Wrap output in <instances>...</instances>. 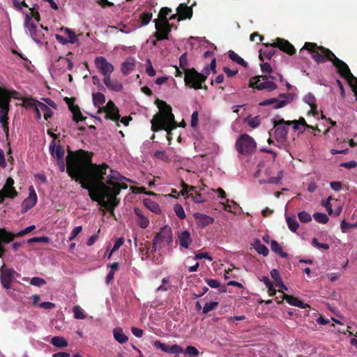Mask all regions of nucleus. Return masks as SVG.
I'll list each match as a JSON object with an SVG mask.
<instances>
[{
    "label": "nucleus",
    "mask_w": 357,
    "mask_h": 357,
    "mask_svg": "<svg viewBox=\"0 0 357 357\" xmlns=\"http://www.w3.org/2000/svg\"><path fill=\"white\" fill-rule=\"evenodd\" d=\"M66 162L68 175L79 181L82 187L89 190L90 197L111 213L118 204L116 196L121 188H127L120 182L125 180L132 183L106 165L93 164L91 156L82 150L70 153Z\"/></svg>",
    "instance_id": "f257e3e1"
},
{
    "label": "nucleus",
    "mask_w": 357,
    "mask_h": 357,
    "mask_svg": "<svg viewBox=\"0 0 357 357\" xmlns=\"http://www.w3.org/2000/svg\"><path fill=\"white\" fill-rule=\"evenodd\" d=\"M303 50L309 51L312 54V57L318 63H324L328 60L331 61L341 76L347 81L351 87L357 100V77L352 75L348 66L344 62L337 59L329 50L318 47L315 43H305L304 47L301 50V52Z\"/></svg>",
    "instance_id": "f03ea898"
},
{
    "label": "nucleus",
    "mask_w": 357,
    "mask_h": 357,
    "mask_svg": "<svg viewBox=\"0 0 357 357\" xmlns=\"http://www.w3.org/2000/svg\"><path fill=\"white\" fill-rule=\"evenodd\" d=\"M155 103L159 109V112L154 115L151 121V130L153 132H157L164 129L167 131V139L169 140L171 131L176 128L172 108L163 100H157Z\"/></svg>",
    "instance_id": "7ed1b4c3"
},
{
    "label": "nucleus",
    "mask_w": 357,
    "mask_h": 357,
    "mask_svg": "<svg viewBox=\"0 0 357 357\" xmlns=\"http://www.w3.org/2000/svg\"><path fill=\"white\" fill-rule=\"evenodd\" d=\"M216 60L213 59L209 66H206L201 73L195 69H188L185 72L184 81L186 85L195 89L202 88V83L204 82L207 76L210 74V70L213 72L215 71Z\"/></svg>",
    "instance_id": "20e7f679"
},
{
    "label": "nucleus",
    "mask_w": 357,
    "mask_h": 357,
    "mask_svg": "<svg viewBox=\"0 0 357 357\" xmlns=\"http://www.w3.org/2000/svg\"><path fill=\"white\" fill-rule=\"evenodd\" d=\"M266 46V49L261 50L259 52V59H263V57L270 59L275 54V47H279L281 50L288 53L289 54H293L295 52L294 47L290 44L287 40L277 38L275 42L272 44H264Z\"/></svg>",
    "instance_id": "39448f33"
},
{
    "label": "nucleus",
    "mask_w": 357,
    "mask_h": 357,
    "mask_svg": "<svg viewBox=\"0 0 357 357\" xmlns=\"http://www.w3.org/2000/svg\"><path fill=\"white\" fill-rule=\"evenodd\" d=\"M93 102L94 105L99 108V110L103 109L105 111L107 118L114 121H118L120 119L119 109L112 101L109 100L105 107H101L105 102V96L102 93H93Z\"/></svg>",
    "instance_id": "423d86ee"
},
{
    "label": "nucleus",
    "mask_w": 357,
    "mask_h": 357,
    "mask_svg": "<svg viewBox=\"0 0 357 357\" xmlns=\"http://www.w3.org/2000/svg\"><path fill=\"white\" fill-rule=\"evenodd\" d=\"M288 126L286 121L283 119H279L273 121V134L277 142V146L280 149H286L289 146L287 139L288 132Z\"/></svg>",
    "instance_id": "0eeeda50"
},
{
    "label": "nucleus",
    "mask_w": 357,
    "mask_h": 357,
    "mask_svg": "<svg viewBox=\"0 0 357 357\" xmlns=\"http://www.w3.org/2000/svg\"><path fill=\"white\" fill-rule=\"evenodd\" d=\"M275 79L274 76H257L250 79L249 86L258 90L265 89L268 91H272L277 89V84L273 81Z\"/></svg>",
    "instance_id": "6e6552de"
},
{
    "label": "nucleus",
    "mask_w": 357,
    "mask_h": 357,
    "mask_svg": "<svg viewBox=\"0 0 357 357\" xmlns=\"http://www.w3.org/2000/svg\"><path fill=\"white\" fill-rule=\"evenodd\" d=\"M34 17L37 22L39 21V15L38 13H34L31 12V15L26 14L24 20V26L26 33L29 34L34 42L38 44H41V34L39 31L36 29V25L33 22L32 17Z\"/></svg>",
    "instance_id": "1a4fd4ad"
},
{
    "label": "nucleus",
    "mask_w": 357,
    "mask_h": 357,
    "mask_svg": "<svg viewBox=\"0 0 357 357\" xmlns=\"http://www.w3.org/2000/svg\"><path fill=\"white\" fill-rule=\"evenodd\" d=\"M26 105L33 110L36 119H40L43 114L44 119L47 120L52 115V109L46 104L36 100H28L26 102Z\"/></svg>",
    "instance_id": "9d476101"
},
{
    "label": "nucleus",
    "mask_w": 357,
    "mask_h": 357,
    "mask_svg": "<svg viewBox=\"0 0 357 357\" xmlns=\"http://www.w3.org/2000/svg\"><path fill=\"white\" fill-rule=\"evenodd\" d=\"M172 242V234L170 227L167 226L161 228L153 241V248L155 251L162 245H169Z\"/></svg>",
    "instance_id": "9b49d317"
},
{
    "label": "nucleus",
    "mask_w": 357,
    "mask_h": 357,
    "mask_svg": "<svg viewBox=\"0 0 357 357\" xmlns=\"http://www.w3.org/2000/svg\"><path fill=\"white\" fill-rule=\"evenodd\" d=\"M236 147L240 153H250L256 148V142L250 135L244 134L236 140Z\"/></svg>",
    "instance_id": "f8f14e48"
},
{
    "label": "nucleus",
    "mask_w": 357,
    "mask_h": 357,
    "mask_svg": "<svg viewBox=\"0 0 357 357\" xmlns=\"http://www.w3.org/2000/svg\"><path fill=\"white\" fill-rule=\"evenodd\" d=\"M59 31L62 33L56 34V40L61 45H66L68 44H75L79 41V36L75 33L71 29L68 27H61Z\"/></svg>",
    "instance_id": "ddd939ff"
},
{
    "label": "nucleus",
    "mask_w": 357,
    "mask_h": 357,
    "mask_svg": "<svg viewBox=\"0 0 357 357\" xmlns=\"http://www.w3.org/2000/svg\"><path fill=\"white\" fill-rule=\"evenodd\" d=\"M155 27L156 32L154 33L157 40L168 39L169 33L171 31V26L168 20H155Z\"/></svg>",
    "instance_id": "4468645a"
},
{
    "label": "nucleus",
    "mask_w": 357,
    "mask_h": 357,
    "mask_svg": "<svg viewBox=\"0 0 357 357\" xmlns=\"http://www.w3.org/2000/svg\"><path fill=\"white\" fill-rule=\"evenodd\" d=\"M290 95L280 94L278 98H272L259 102L260 106H271L273 109H279L290 102Z\"/></svg>",
    "instance_id": "2eb2a0df"
},
{
    "label": "nucleus",
    "mask_w": 357,
    "mask_h": 357,
    "mask_svg": "<svg viewBox=\"0 0 357 357\" xmlns=\"http://www.w3.org/2000/svg\"><path fill=\"white\" fill-rule=\"evenodd\" d=\"M13 185L14 180L10 177L8 178L3 188L0 190V204L3 203L5 198L13 199L17 196V192Z\"/></svg>",
    "instance_id": "dca6fc26"
},
{
    "label": "nucleus",
    "mask_w": 357,
    "mask_h": 357,
    "mask_svg": "<svg viewBox=\"0 0 357 357\" xmlns=\"http://www.w3.org/2000/svg\"><path fill=\"white\" fill-rule=\"evenodd\" d=\"M95 65L100 73L103 75L104 78L111 76L112 73L114 71L113 65L108 62L103 56H98L95 59Z\"/></svg>",
    "instance_id": "f3484780"
},
{
    "label": "nucleus",
    "mask_w": 357,
    "mask_h": 357,
    "mask_svg": "<svg viewBox=\"0 0 357 357\" xmlns=\"http://www.w3.org/2000/svg\"><path fill=\"white\" fill-rule=\"evenodd\" d=\"M38 197L34 188L31 185L29 188V196L22 204V213H26L32 208L37 203Z\"/></svg>",
    "instance_id": "a211bd4d"
},
{
    "label": "nucleus",
    "mask_w": 357,
    "mask_h": 357,
    "mask_svg": "<svg viewBox=\"0 0 357 357\" xmlns=\"http://www.w3.org/2000/svg\"><path fill=\"white\" fill-rule=\"evenodd\" d=\"M264 174L266 176V178H261L259 179V182L260 184H278L280 182L283 177V171L278 172L276 176H273V171L272 168L268 167L265 169Z\"/></svg>",
    "instance_id": "6ab92c4d"
},
{
    "label": "nucleus",
    "mask_w": 357,
    "mask_h": 357,
    "mask_svg": "<svg viewBox=\"0 0 357 357\" xmlns=\"http://www.w3.org/2000/svg\"><path fill=\"white\" fill-rule=\"evenodd\" d=\"M9 100L8 91L0 89V117H8Z\"/></svg>",
    "instance_id": "aec40b11"
},
{
    "label": "nucleus",
    "mask_w": 357,
    "mask_h": 357,
    "mask_svg": "<svg viewBox=\"0 0 357 357\" xmlns=\"http://www.w3.org/2000/svg\"><path fill=\"white\" fill-rule=\"evenodd\" d=\"M0 273L2 285L3 286L4 288L7 289H10L14 274L15 273V270L12 268L3 269L1 268L0 270Z\"/></svg>",
    "instance_id": "412c9836"
},
{
    "label": "nucleus",
    "mask_w": 357,
    "mask_h": 357,
    "mask_svg": "<svg viewBox=\"0 0 357 357\" xmlns=\"http://www.w3.org/2000/svg\"><path fill=\"white\" fill-rule=\"evenodd\" d=\"M134 213L136 217V222L137 225L142 229H146L149 227L150 221L148 216V214L145 213L142 209L139 208H135L134 209Z\"/></svg>",
    "instance_id": "4be33fe9"
},
{
    "label": "nucleus",
    "mask_w": 357,
    "mask_h": 357,
    "mask_svg": "<svg viewBox=\"0 0 357 357\" xmlns=\"http://www.w3.org/2000/svg\"><path fill=\"white\" fill-rule=\"evenodd\" d=\"M178 245L185 249L190 248V246L192 242L191 234L188 230H183L178 231L177 234Z\"/></svg>",
    "instance_id": "5701e85b"
},
{
    "label": "nucleus",
    "mask_w": 357,
    "mask_h": 357,
    "mask_svg": "<svg viewBox=\"0 0 357 357\" xmlns=\"http://www.w3.org/2000/svg\"><path fill=\"white\" fill-rule=\"evenodd\" d=\"M193 216L197 226L201 228L211 225L214 222L213 218L201 213H195Z\"/></svg>",
    "instance_id": "b1692460"
},
{
    "label": "nucleus",
    "mask_w": 357,
    "mask_h": 357,
    "mask_svg": "<svg viewBox=\"0 0 357 357\" xmlns=\"http://www.w3.org/2000/svg\"><path fill=\"white\" fill-rule=\"evenodd\" d=\"M110 77L108 76L103 79L105 86L111 91H121L123 89L122 83L116 79L112 80Z\"/></svg>",
    "instance_id": "393cba45"
},
{
    "label": "nucleus",
    "mask_w": 357,
    "mask_h": 357,
    "mask_svg": "<svg viewBox=\"0 0 357 357\" xmlns=\"http://www.w3.org/2000/svg\"><path fill=\"white\" fill-rule=\"evenodd\" d=\"M177 13L179 15V18L178 20H183L185 18H190L192 15V9L187 6L184 3H181L179 6L177 8Z\"/></svg>",
    "instance_id": "a878e982"
},
{
    "label": "nucleus",
    "mask_w": 357,
    "mask_h": 357,
    "mask_svg": "<svg viewBox=\"0 0 357 357\" xmlns=\"http://www.w3.org/2000/svg\"><path fill=\"white\" fill-rule=\"evenodd\" d=\"M50 151L51 155L53 157L56 158L57 160H61L63 158V149L60 146H56L55 143L53 141L50 144Z\"/></svg>",
    "instance_id": "bb28decb"
},
{
    "label": "nucleus",
    "mask_w": 357,
    "mask_h": 357,
    "mask_svg": "<svg viewBox=\"0 0 357 357\" xmlns=\"http://www.w3.org/2000/svg\"><path fill=\"white\" fill-rule=\"evenodd\" d=\"M135 68V61L134 59L129 58L122 63L121 71L124 75H128L134 70Z\"/></svg>",
    "instance_id": "cd10ccee"
},
{
    "label": "nucleus",
    "mask_w": 357,
    "mask_h": 357,
    "mask_svg": "<svg viewBox=\"0 0 357 357\" xmlns=\"http://www.w3.org/2000/svg\"><path fill=\"white\" fill-rule=\"evenodd\" d=\"M284 299L286 300V301L291 305L298 307L300 308L304 309L305 308L307 305L303 303L301 301L298 299L296 297H294L292 296H289L287 294L284 295Z\"/></svg>",
    "instance_id": "c85d7f7f"
},
{
    "label": "nucleus",
    "mask_w": 357,
    "mask_h": 357,
    "mask_svg": "<svg viewBox=\"0 0 357 357\" xmlns=\"http://www.w3.org/2000/svg\"><path fill=\"white\" fill-rule=\"evenodd\" d=\"M143 202L144 206L151 212L155 213V214L161 213V209L158 203L149 198L144 199Z\"/></svg>",
    "instance_id": "c756f323"
},
{
    "label": "nucleus",
    "mask_w": 357,
    "mask_h": 357,
    "mask_svg": "<svg viewBox=\"0 0 357 357\" xmlns=\"http://www.w3.org/2000/svg\"><path fill=\"white\" fill-rule=\"evenodd\" d=\"M113 335L115 340L120 344H124L128 340V337L124 334L123 329L119 327L115 328L113 330Z\"/></svg>",
    "instance_id": "7c9ffc66"
},
{
    "label": "nucleus",
    "mask_w": 357,
    "mask_h": 357,
    "mask_svg": "<svg viewBox=\"0 0 357 357\" xmlns=\"http://www.w3.org/2000/svg\"><path fill=\"white\" fill-rule=\"evenodd\" d=\"M252 246L259 254L262 255L264 257L268 255V249L266 245L261 243L259 239H255L252 243Z\"/></svg>",
    "instance_id": "2f4dec72"
},
{
    "label": "nucleus",
    "mask_w": 357,
    "mask_h": 357,
    "mask_svg": "<svg viewBox=\"0 0 357 357\" xmlns=\"http://www.w3.org/2000/svg\"><path fill=\"white\" fill-rule=\"evenodd\" d=\"M271 249L273 252L280 255L282 258H286L287 257V254L283 252L282 247L275 240L271 241Z\"/></svg>",
    "instance_id": "473e14b6"
},
{
    "label": "nucleus",
    "mask_w": 357,
    "mask_h": 357,
    "mask_svg": "<svg viewBox=\"0 0 357 357\" xmlns=\"http://www.w3.org/2000/svg\"><path fill=\"white\" fill-rule=\"evenodd\" d=\"M227 204H224L220 202V204L223 206L224 209L229 212L236 213V211L240 208L239 205L235 202L234 201L226 199Z\"/></svg>",
    "instance_id": "72a5a7b5"
},
{
    "label": "nucleus",
    "mask_w": 357,
    "mask_h": 357,
    "mask_svg": "<svg viewBox=\"0 0 357 357\" xmlns=\"http://www.w3.org/2000/svg\"><path fill=\"white\" fill-rule=\"evenodd\" d=\"M51 344L59 348H64L68 347V342L64 337L61 336L53 337L51 340Z\"/></svg>",
    "instance_id": "f704fd0d"
},
{
    "label": "nucleus",
    "mask_w": 357,
    "mask_h": 357,
    "mask_svg": "<svg viewBox=\"0 0 357 357\" xmlns=\"http://www.w3.org/2000/svg\"><path fill=\"white\" fill-rule=\"evenodd\" d=\"M15 236H16L15 234L7 231L4 229H0V241L8 243L11 242Z\"/></svg>",
    "instance_id": "c9c22d12"
},
{
    "label": "nucleus",
    "mask_w": 357,
    "mask_h": 357,
    "mask_svg": "<svg viewBox=\"0 0 357 357\" xmlns=\"http://www.w3.org/2000/svg\"><path fill=\"white\" fill-rule=\"evenodd\" d=\"M261 281L263 282L264 284H265L266 287L268 289V291L270 296H273V295L275 294L276 291H275V289L274 288V286H273L272 282L268 278V277H267V276H262L261 278Z\"/></svg>",
    "instance_id": "e433bc0d"
},
{
    "label": "nucleus",
    "mask_w": 357,
    "mask_h": 357,
    "mask_svg": "<svg viewBox=\"0 0 357 357\" xmlns=\"http://www.w3.org/2000/svg\"><path fill=\"white\" fill-rule=\"evenodd\" d=\"M286 222L289 229L293 231L296 232L298 227V223L296 219L295 216L292 217H287Z\"/></svg>",
    "instance_id": "4c0bfd02"
},
{
    "label": "nucleus",
    "mask_w": 357,
    "mask_h": 357,
    "mask_svg": "<svg viewBox=\"0 0 357 357\" xmlns=\"http://www.w3.org/2000/svg\"><path fill=\"white\" fill-rule=\"evenodd\" d=\"M152 18V13L149 12H144L139 15V21L141 22L139 26L147 25Z\"/></svg>",
    "instance_id": "58836bf2"
},
{
    "label": "nucleus",
    "mask_w": 357,
    "mask_h": 357,
    "mask_svg": "<svg viewBox=\"0 0 357 357\" xmlns=\"http://www.w3.org/2000/svg\"><path fill=\"white\" fill-rule=\"evenodd\" d=\"M172 12L171 9L168 8H162L160 13H159V17H160V20H167V15ZM176 16L175 15H172V16L169 17V18L168 19V20H174V19H176Z\"/></svg>",
    "instance_id": "ea45409f"
},
{
    "label": "nucleus",
    "mask_w": 357,
    "mask_h": 357,
    "mask_svg": "<svg viewBox=\"0 0 357 357\" xmlns=\"http://www.w3.org/2000/svg\"><path fill=\"white\" fill-rule=\"evenodd\" d=\"M74 317L77 319H84L86 318V314L84 311L79 305H75L73 308Z\"/></svg>",
    "instance_id": "a19ab883"
},
{
    "label": "nucleus",
    "mask_w": 357,
    "mask_h": 357,
    "mask_svg": "<svg viewBox=\"0 0 357 357\" xmlns=\"http://www.w3.org/2000/svg\"><path fill=\"white\" fill-rule=\"evenodd\" d=\"M197 188V187L190 186L187 184H183L181 193L183 196H187L190 197L191 195H192V192L195 191Z\"/></svg>",
    "instance_id": "79ce46f5"
},
{
    "label": "nucleus",
    "mask_w": 357,
    "mask_h": 357,
    "mask_svg": "<svg viewBox=\"0 0 357 357\" xmlns=\"http://www.w3.org/2000/svg\"><path fill=\"white\" fill-rule=\"evenodd\" d=\"M69 108L73 114V120L78 122L82 120V114L77 106L73 105H69Z\"/></svg>",
    "instance_id": "37998d69"
},
{
    "label": "nucleus",
    "mask_w": 357,
    "mask_h": 357,
    "mask_svg": "<svg viewBox=\"0 0 357 357\" xmlns=\"http://www.w3.org/2000/svg\"><path fill=\"white\" fill-rule=\"evenodd\" d=\"M303 101L309 106L316 104L317 99L312 93H307L303 97Z\"/></svg>",
    "instance_id": "c03bdc74"
},
{
    "label": "nucleus",
    "mask_w": 357,
    "mask_h": 357,
    "mask_svg": "<svg viewBox=\"0 0 357 357\" xmlns=\"http://www.w3.org/2000/svg\"><path fill=\"white\" fill-rule=\"evenodd\" d=\"M314 219L319 223L326 224L328 221V217L324 213H315L313 215Z\"/></svg>",
    "instance_id": "a18cd8bd"
},
{
    "label": "nucleus",
    "mask_w": 357,
    "mask_h": 357,
    "mask_svg": "<svg viewBox=\"0 0 357 357\" xmlns=\"http://www.w3.org/2000/svg\"><path fill=\"white\" fill-rule=\"evenodd\" d=\"M183 354H185L190 357H197L199 354V352L195 347L188 346Z\"/></svg>",
    "instance_id": "49530a36"
},
{
    "label": "nucleus",
    "mask_w": 357,
    "mask_h": 357,
    "mask_svg": "<svg viewBox=\"0 0 357 357\" xmlns=\"http://www.w3.org/2000/svg\"><path fill=\"white\" fill-rule=\"evenodd\" d=\"M174 211L176 215L180 219L183 220L185 218V217H186L185 213L184 211L183 206L181 204H175L174 206Z\"/></svg>",
    "instance_id": "de8ad7c7"
},
{
    "label": "nucleus",
    "mask_w": 357,
    "mask_h": 357,
    "mask_svg": "<svg viewBox=\"0 0 357 357\" xmlns=\"http://www.w3.org/2000/svg\"><path fill=\"white\" fill-rule=\"evenodd\" d=\"M112 29H114L116 30H118V31L124 33H130L135 29V28L128 26L127 25L123 24H121L118 26H112Z\"/></svg>",
    "instance_id": "09e8293b"
},
{
    "label": "nucleus",
    "mask_w": 357,
    "mask_h": 357,
    "mask_svg": "<svg viewBox=\"0 0 357 357\" xmlns=\"http://www.w3.org/2000/svg\"><path fill=\"white\" fill-rule=\"evenodd\" d=\"M153 345L160 349L161 351H165L166 353H168V354H170V350H171V346L169 345H166L164 343H162L159 340H155L153 342Z\"/></svg>",
    "instance_id": "8fccbe9b"
},
{
    "label": "nucleus",
    "mask_w": 357,
    "mask_h": 357,
    "mask_svg": "<svg viewBox=\"0 0 357 357\" xmlns=\"http://www.w3.org/2000/svg\"><path fill=\"white\" fill-rule=\"evenodd\" d=\"M191 197L193 202L197 204L203 203L206 200V198L202 195L198 193V191L197 190L192 192V195H191Z\"/></svg>",
    "instance_id": "3c124183"
},
{
    "label": "nucleus",
    "mask_w": 357,
    "mask_h": 357,
    "mask_svg": "<svg viewBox=\"0 0 357 357\" xmlns=\"http://www.w3.org/2000/svg\"><path fill=\"white\" fill-rule=\"evenodd\" d=\"M298 218L301 222L307 223L312 220V217L310 213L306 211H301L298 213Z\"/></svg>",
    "instance_id": "603ef678"
},
{
    "label": "nucleus",
    "mask_w": 357,
    "mask_h": 357,
    "mask_svg": "<svg viewBox=\"0 0 357 357\" xmlns=\"http://www.w3.org/2000/svg\"><path fill=\"white\" fill-rule=\"evenodd\" d=\"M229 56L232 61L236 62L238 64H241L242 66L246 65L245 61L234 52H230L229 54Z\"/></svg>",
    "instance_id": "864d4df0"
},
{
    "label": "nucleus",
    "mask_w": 357,
    "mask_h": 357,
    "mask_svg": "<svg viewBox=\"0 0 357 357\" xmlns=\"http://www.w3.org/2000/svg\"><path fill=\"white\" fill-rule=\"evenodd\" d=\"M271 275L272 278L274 280L276 285L278 287L280 284H282L283 282L282 278L280 277V273L277 269H273L271 271Z\"/></svg>",
    "instance_id": "5fc2aeb1"
},
{
    "label": "nucleus",
    "mask_w": 357,
    "mask_h": 357,
    "mask_svg": "<svg viewBox=\"0 0 357 357\" xmlns=\"http://www.w3.org/2000/svg\"><path fill=\"white\" fill-rule=\"evenodd\" d=\"M218 305V302H208L205 304V305L203 307L202 313L206 314L213 310H214Z\"/></svg>",
    "instance_id": "6e6d98bb"
},
{
    "label": "nucleus",
    "mask_w": 357,
    "mask_h": 357,
    "mask_svg": "<svg viewBox=\"0 0 357 357\" xmlns=\"http://www.w3.org/2000/svg\"><path fill=\"white\" fill-rule=\"evenodd\" d=\"M30 284L35 287H41L46 284V281L39 277H33L30 280Z\"/></svg>",
    "instance_id": "4d7b16f0"
},
{
    "label": "nucleus",
    "mask_w": 357,
    "mask_h": 357,
    "mask_svg": "<svg viewBox=\"0 0 357 357\" xmlns=\"http://www.w3.org/2000/svg\"><path fill=\"white\" fill-rule=\"evenodd\" d=\"M261 123V118L259 116H256L248 121V125L252 128H257Z\"/></svg>",
    "instance_id": "13d9d810"
},
{
    "label": "nucleus",
    "mask_w": 357,
    "mask_h": 357,
    "mask_svg": "<svg viewBox=\"0 0 357 357\" xmlns=\"http://www.w3.org/2000/svg\"><path fill=\"white\" fill-rule=\"evenodd\" d=\"M154 156L163 161H168L169 160V155L165 151H155Z\"/></svg>",
    "instance_id": "bf43d9fd"
},
{
    "label": "nucleus",
    "mask_w": 357,
    "mask_h": 357,
    "mask_svg": "<svg viewBox=\"0 0 357 357\" xmlns=\"http://www.w3.org/2000/svg\"><path fill=\"white\" fill-rule=\"evenodd\" d=\"M146 73L151 77H153L155 75V70H154L149 59L146 60Z\"/></svg>",
    "instance_id": "052dcab7"
},
{
    "label": "nucleus",
    "mask_w": 357,
    "mask_h": 357,
    "mask_svg": "<svg viewBox=\"0 0 357 357\" xmlns=\"http://www.w3.org/2000/svg\"><path fill=\"white\" fill-rule=\"evenodd\" d=\"M312 244L313 246L316 247L319 249H324L328 250L329 249L330 246L328 243H321L318 242V240L316 238H312Z\"/></svg>",
    "instance_id": "680f3d73"
},
{
    "label": "nucleus",
    "mask_w": 357,
    "mask_h": 357,
    "mask_svg": "<svg viewBox=\"0 0 357 357\" xmlns=\"http://www.w3.org/2000/svg\"><path fill=\"white\" fill-rule=\"evenodd\" d=\"M162 282V284L156 289V291H166L169 289L170 285H169L168 279L163 278Z\"/></svg>",
    "instance_id": "e2e57ef3"
},
{
    "label": "nucleus",
    "mask_w": 357,
    "mask_h": 357,
    "mask_svg": "<svg viewBox=\"0 0 357 357\" xmlns=\"http://www.w3.org/2000/svg\"><path fill=\"white\" fill-rule=\"evenodd\" d=\"M82 230V226L75 227L71 231L68 237V241H72Z\"/></svg>",
    "instance_id": "0e129e2a"
},
{
    "label": "nucleus",
    "mask_w": 357,
    "mask_h": 357,
    "mask_svg": "<svg viewBox=\"0 0 357 357\" xmlns=\"http://www.w3.org/2000/svg\"><path fill=\"white\" fill-rule=\"evenodd\" d=\"M184 352V349L178 344L171 345L170 354H181Z\"/></svg>",
    "instance_id": "69168bd1"
},
{
    "label": "nucleus",
    "mask_w": 357,
    "mask_h": 357,
    "mask_svg": "<svg viewBox=\"0 0 357 357\" xmlns=\"http://www.w3.org/2000/svg\"><path fill=\"white\" fill-rule=\"evenodd\" d=\"M35 228H36L35 225H30V226L26 227L25 229L16 233L15 236H20L26 235V234H29V232L32 231Z\"/></svg>",
    "instance_id": "338daca9"
},
{
    "label": "nucleus",
    "mask_w": 357,
    "mask_h": 357,
    "mask_svg": "<svg viewBox=\"0 0 357 357\" xmlns=\"http://www.w3.org/2000/svg\"><path fill=\"white\" fill-rule=\"evenodd\" d=\"M286 123L288 126V128L290 126H292V128L294 130H297L301 132V126L299 125V122L297 121V120L294 121H286Z\"/></svg>",
    "instance_id": "774afa93"
}]
</instances>
